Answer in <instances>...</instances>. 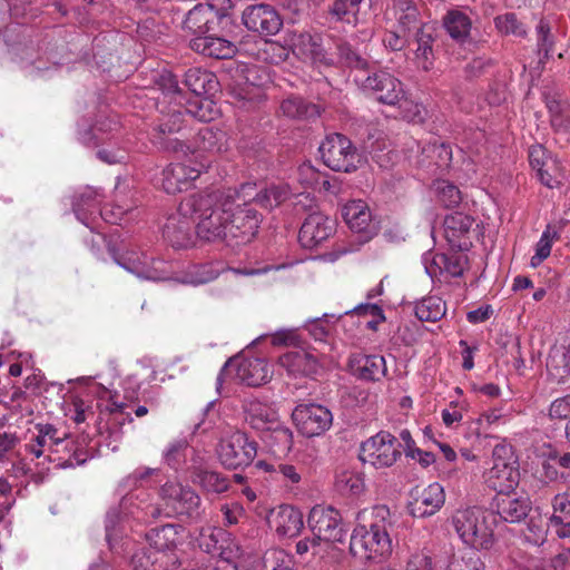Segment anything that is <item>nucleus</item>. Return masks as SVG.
<instances>
[{
	"label": "nucleus",
	"instance_id": "obj_1",
	"mask_svg": "<svg viewBox=\"0 0 570 570\" xmlns=\"http://www.w3.org/2000/svg\"><path fill=\"white\" fill-rule=\"evenodd\" d=\"M235 205L229 189L215 190L188 196L181 202V213L190 215L195 234L200 239L228 242V213L236 208Z\"/></svg>",
	"mask_w": 570,
	"mask_h": 570
},
{
	"label": "nucleus",
	"instance_id": "obj_2",
	"mask_svg": "<svg viewBox=\"0 0 570 570\" xmlns=\"http://www.w3.org/2000/svg\"><path fill=\"white\" fill-rule=\"evenodd\" d=\"M372 519L358 523L350 539L351 553L361 560L382 562L392 554L390 510L386 505L374 507Z\"/></svg>",
	"mask_w": 570,
	"mask_h": 570
},
{
	"label": "nucleus",
	"instance_id": "obj_3",
	"mask_svg": "<svg viewBox=\"0 0 570 570\" xmlns=\"http://www.w3.org/2000/svg\"><path fill=\"white\" fill-rule=\"evenodd\" d=\"M495 523L494 512L478 507L459 509L451 517V524L462 542L478 550L493 546Z\"/></svg>",
	"mask_w": 570,
	"mask_h": 570
},
{
	"label": "nucleus",
	"instance_id": "obj_4",
	"mask_svg": "<svg viewBox=\"0 0 570 570\" xmlns=\"http://www.w3.org/2000/svg\"><path fill=\"white\" fill-rule=\"evenodd\" d=\"M159 503H146L138 507L145 521L163 517L170 518L176 514L188 517L199 514L200 498L189 487L167 482L159 490Z\"/></svg>",
	"mask_w": 570,
	"mask_h": 570
},
{
	"label": "nucleus",
	"instance_id": "obj_5",
	"mask_svg": "<svg viewBox=\"0 0 570 570\" xmlns=\"http://www.w3.org/2000/svg\"><path fill=\"white\" fill-rule=\"evenodd\" d=\"M236 208L228 213V242L235 245L246 244L257 235L263 215L257 212L253 202L242 198L239 191L229 189Z\"/></svg>",
	"mask_w": 570,
	"mask_h": 570
},
{
	"label": "nucleus",
	"instance_id": "obj_6",
	"mask_svg": "<svg viewBox=\"0 0 570 570\" xmlns=\"http://www.w3.org/2000/svg\"><path fill=\"white\" fill-rule=\"evenodd\" d=\"M318 151L325 166L334 171L353 173L362 157L350 138L342 134H331L320 145Z\"/></svg>",
	"mask_w": 570,
	"mask_h": 570
},
{
	"label": "nucleus",
	"instance_id": "obj_7",
	"mask_svg": "<svg viewBox=\"0 0 570 570\" xmlns=\"http://www.w3.org/2000/svg\"><path fill=\"white\" fill-rule=\"evenodd\" d=\"M358 456L375 469L390 468L401 456V444L390 432L380 431L361 444Z\"/></svg>",
	"mask_w": 570,
	"mask_h": 570
},
{
	"label": "nucleus",
	"instance_id": "obj_8",
	"mask_svg": "<svg viewBox=\"0 0 570 570\" xmlns=\"http://www.w3.org/2000/svg\"><path fill=\"white\" fill-rule=\"evenodd\" d=\"M220 463L227 469L248 466L257 454V444L243 432L223 439L217 449Z\"/></svg>",
	"mask_w": 570,
	"mask_h": 570
},
{
	"label": "nucleus",
	"instance_id": "obj_9",
	"mask_svg": "<svg viewBox=\"0 0 570 570\" xmlns=\"http://www.w3.org/2000/svg\"><path fill=\"white\" fill-rule=\"evenodd\" d=\"M38 434L43 436V440L48 444V450L51 453H60L61 451L67 452V455H61L51 461H58L57 465L61 468H75L87 462L89 455L83 449H79L75 442L66 436L58 434L57 428L52 424H38Z\"/></svg>",
	"mask_w": 570,
	"mask_h": 570
},
{
	"label": "nucleus",
	"instance_id": "obj_10",
	"mask_svg": "<svg viewBox=\"0 0 570 570\" xmlns=\"http://www.w3.org/2000/svg\"><path fill=\"white\" fill-rule=\"evenodd\" d=\"M307 521L313 535L320 541L342 542L346 535L341 513L333 507L315 505Z\"/></svg>",
	"mask_w": 570,
	"mask_h": 570
},
{
	"label": "nucleus",
	"instance_id": "obj_11",
	"mask_svg": "<svg viewBox=\"0 0 570 570\" xmlns=\"http://www.w3.org/2000/svg\"><path fill=\"white\" fill-rule=\"evenodd\" d=\"M112 256L119 266L138 278L154 282L167 279L165 262L148 257L146 253L131 249L120 255L114 253Z\"/></svg>",
	"mask_w": 570,
	"mask_h": 570
},
{
	"label": "nucleus",
	"instance_id": "obj_12",
	"mask_svg": "<svg viewBox=\"0 0 570 570\" xmlns=\"http://www.w3.org/2000/svg\"><path fill=\"white\" fill-rule=\"evenodd\" d=\"M292 417L297 430L307 438L323 434L333 422V415L327 407L313 403L297 405Z\"/></svg>",
	"mask_w": 570,
	"mask_h": 570
},
{
	"label": "nucleus",
	"instance_id": "obj_13",
	"mask_svg": "<svg viewBox=\"0 0 570 570\" xmlns=\"http://www.w3.org/2000/svg\"><path fill=\"white\" fill-rule=\"evenodd\" d=\"M364 90L372 92L376 100L389 106H400L406 102L403 83L386 71L368 75L363 81Z\"/></svg>",
	"mask_w": 570,
	"mask_h": 570
},
{
	"label": "nucleus",
	"instance_id": "obj_14",
	"mask_svg": "<svg viewBox=\"0 0 570 570\" xmlns=\"http://www.w3.org/2000/svg\"><path fill=\"white\" fill-rule=\"evenodd\" d=\"M242 21L247 30L262 37L274 36L283 27V19L277 10L265 3L248 6L243 11Z\"/></svg>",
	"mask_w": 570,
	"mask_h": 570
},
{
	"label": "nucleus",
	"instance_id": "obj_15",
	"mask_svg": "<svg viewBox=\"0 0 570 570\" xmlns=\"http://www.w3.org/2000/svg\"><path fill=\"white\" fill-rule=\"evenodd\" d=\"M225 14L209 3H199L188 11L184 29L195 37L206 36L219 29Z\"/></svg>",
	"mask_w": 570,
	"mask_h": 570
},
{
	"label": "nucleus",
	"instance_id": "obj_16",
	"mask_svg": "<svg viewBox=\"0 0 570 570\" xmlns=\"http://www.w3.org/2000/svg\"><path fill=\"white\" fill-rule=\"evenodd\" d=\"M335 232V223L322 213L309 214L303 222L298 240L305 248H314Z\"/></svg>",
	"mask_w": 570,
	"mask_h": 570
},
{
	"label": "nucleus",
	"instance_id": "obj_17",
	"mask_svg": "<svg viewBox=\"0 0 570 570\" xmlns=\"http://www.w3.org/2000/svg\"><path fill=\"white\" fill-rule=\"evenodd\" d=\"M444 501L445 494L443 487L434 482L423 489L416 488L414 490L410 510L415 518L431 517L443 507Z\"/></svg>",
	"mask_w": 570,
	"mask_h": 570
},
{
	"label": "nucleus",
	"instance_id": "obj_18",
	"mask_svg": "<svg viewBox=\"0 0 570 570\" xmlns=\"http://www.w3.org/2000/svg\"><path fill=\"white\" fill-rule=\"evenodd\" d=\"M491 512L499 515L504 522L517 523L522 521L531 510V501L527 495L514 497L511 492L495 495L491 503Z\"/></svg>",
	"mask_w": 570,
	"mask_h": 570
},
{
	"label": "nucleus",
	"instance_id": "obj_19",
	"mask_svg": "<svg viewBox=\"0 0 570 570\" xmlns=\"http://www.w3.org/2000/svg\"><path fill=\"white\" fill-rule=\"evenodd\" d=\"M205 168L204 165L194 167L186 163L170 164L163 170L161 186L167 194L183 191Z\"/></svg>",
	"mask_w": 570,
	"mask_h": 570
},
{
	"label": "nucleus",
	"instance_id": "obj_20",
	"mask_svg": "<svg viewBox=\"0 0 570 570\" xmlns=\"http://www.w3.org/2000/svg\"><path fill=\"white\" fill-rule=\"evenodd\" d=\"M267 523L279 537H295L304 527L303 514L292 505L282 504L269 511Z\"/></svg>",
	"mask_w": 570,
	"mask_h": 570
},
{
	"label": "nucleus",
	"instance_id": "obj_21",
	"mask_svg": "<svg viewBox=\"0 0 570 570\" xmlns=\"http://www.w3.org/2000/svg\"><path fill=\"white\" fill-rule=\"evenodd\" d=\"M346 225L354 233L361 234L368 240L376 232L368 206L361 199L348 202L342 209Z\"/></svg>",
	"mask_w": 570,
	"mask_h": 570
},
{
	"label": "nucleus",
	"instance_id": "obj_22",
	"mask_svg": "<svg viewBox=\"0 0 570 570\" xmlns=\"http://www.w3.org/2000/svg\"><path fill=\"white\" fill-rule=\"evenodd\" d=\"M348 368L353 376L366 382H379L387 373L385 358L376 354L357 353L351 355Z\"/></svg>",
	"mask_w": 570,
	"mask_h": 570
},
{
	"label": "nucleus",
	"instance_id": "obj_23",
	"mask_svg": "<svg viewBox=\"0 0 570 570\" xmlns=\"http://www.w3.org/2000/svg\"><path fill=\"white\" fill-rule=\"evenodd\" d=\"M160 112L161 116L159 117L156 127L158 134V142L165 148L177 150L181 144L177 138L170 139L169 136L180 132V130L184 128L185 120L183 116L186 114L183 109V104H174V107L167 112L164 110Z\"/></svg>",
	"mask_w": 570,
	"mask_h": 570
},
{
	"label": "nucleus",
	"instance_id": "obj_24",
	"mask_svg": "<svg viewBox=\"0 0 570 570\" xmlns=\"http://www.w3.org/2000/svg\"><path fill=\"white\" fill-rule=\"evenodd\" d=\"M195 223L190 215H183L181 205L178 213L168 218L164 227V237L173 247L184 248L194 244Z\"/></svg>",
	"mask_w": 570,
	"mask_h": 570
},
{
	"label": "nucleus",
	"instance_id": "obj_25",
	"mask_svg": "<svg viewBox=\"0 0 570 570\" xmlns=\"http://www.w3.org/2000/svg\"><path fill=\"white\" fill-rule=\"evenodd\" d=\"M189 47L195 52L214 59H230L237 52L234 42L213 35L194 37L189 41Z\"/></svg>",
	"mask_w": 570,
	"mask_h": 570
},
{
	"label": "nucleus",
	"instance_id": "obj_26",
	"mask_svg": "<svg viewBox=\"0 0 570 570\" xmlns=\"http://www.w3.org/2000/svg\"><path fill=\"white\" fill-rule=\"evenodd\" d=\"M291 46L293 48V52L303 59L325 65L333 63V59L328 57L323 46V39L318 35H311L307 32L293 35Z\"/></svg>",
	"mask_w": 570,
	"mask_h": 570
},
{
	"label": "nucleus",
	"instance_id": "obj_27",
	"mask_svg": "<svg viewBox=\"0 0 570 570\" xmlns=\"http://www.w3.org/2000/svg\"><path fill=\"white\" fill-rule=\"evenodd\" d=\"M484 478L487 485L500 495L514 490L519 483L520 473L514 463H493Z\"/></svg>",
	"mask_w": 570,
	"mask_h": 570
},
{
	"label": "nucleus",
	"instance_id": "obj_28",
	"mask_svg": "<svg viewBox=\"0 0 570 570\" xmlns=\"http://www.w3.org/2000/svg\"><path fill=\"white\" fill-rule=\"evenodd\" d=\"M243 407L245 421L255 430L264 432L278 422L277 411L258 400H246Z\"/></svg>",
	"mask_w": 570,
	"mask_h": 570
},
{
	"label": "nucleus",
	"instance_id": "obj_29",
	"mask_svg": "<svg viewBox=\"0 0 570 570\" xmlns=\"http://www.w3.org/2000/svg\"><path fill=\"white\" fill-rule=\"evenodd\" d=\"M416 48L414 56L417 65L425 71L433 68L435 53L433 45L435 42V29L431 24H422L414 33Z\"/></svg>",
	"mask_w": 570,
	"mask_h": 570
},
{
	"label": "nucleus",
	"instance_id": "obj_30",
	"mask_svg": "<svg viewBox=\"0 0 570 570\" xmlns=\"http://www.w3.org/2000/svg\"><path fill=\"white\" fill-rule=\"evenodd\" d=\"M267 362L259 357L242 360L236 368V377L248 386H259L269 380Z\"/></svg>",
	"mask_w": 570,
	"mask_h": 570
},
{
	"label": "nucleus",
	"instance_id": "obj_31",
	"mask_svg": "<svg viewBox=\"0 0 570 570\" xmlns=\"http://www.w3.org/2000/svg\"><path fill=\"white\" fill-rule=\"evenodd\" d=\"M278 363L292 375H313L317 372V358L303 350L287 352L279 356Z\"/></svg>",
	"mask_w": 570,
	"mask_h": 570
},
{
	"label": "nucleus",
	"instance_id": "obj_32",
	"mask_svg": "<svg viewBox=\"0 0 570 570\" xmlns=\"http://www.w3.org/2000/svg\"><path fill=\"white\" fill-rule=\"evenodd\" d=\"M442 26L452 40L464 43L470 38L472 20L464 11L454 8L443 16Z\"/></svg>",
	"mask_w": 570,
	"mask_h": 570
},
{
	"label": "nucleus",
	"instance_id": "obj_33",
	"mask_svg": "<svg viewBox=\"0 0 570 570\" xmlns=\"http://www.w3.org/2000/svg\"><path fill=\"white\" fill-rule=\"evenodd\" d=\"M191 479L207 493L220 494L229 488V480L226 475L203 465L193 466Z\"/></svg>",
	"mask_w": 570,
	"mask_h": 570
},
{
	"label": "nucleus",
	"instance_id": "obj_34",
	"mask_svg": "<svg viewBox=\"0 0 570 570\" xmlns=\"http://www.w3.org/2000/svg\"><path fill=\"white\" fill-rule=\"evenodd\" d=\"M184 529L177 524H165L160 528L151 529L147 534L149 544L160 553H166L177 547L180 541Z\"/></svg>",
	"mask_w": 570,
	"mask_h": 570
},
{
	"label": "nucleus",
	"instance_id": "obj_35",
	"mask_svg": "<svg viewBox=\"0 0 570 570\" xmlns=\"http://www.w3.org/2000/svg\"><path fill=\"white\" fill-rule=\"evenodd\" d=\"M474 224V219L465 215L463 213H453L445 217L444 227L448 239L460 248H465L468 246V242L461 240L465 235H468Z\"/></svg>",
	"mask_w": 570,
	"mask_h": 570
},
{
	"label": "nucleus",
	"instance_id": "obj_36",
	"mask_svg": "<svg viewBox=\"0 0 570 570\" xmlns=\"http://www.w3.org/2000/svg\"><path fill=\"white\" fill-rule=\"evenodd\" d=\"M393 14L404 32L416 31L422 24H429L421 20L419 9L412 0H393Z\"/></svg>",
	"mask_w": 570,
	"mask_h": 570
},
{
	"label": "nucleus",
	"instance_id": "obj_37",
	"mask_svg": "<svg viewBox=\"0 0 570 570\" xmlns=\"http://www.w3.org/2000/svg\"><path fill=\"white\" fill-rule=\"evenodd\" d=\"M183 109L186 115L202 121L208 122L218 116V109L213 100L203 95L191 96L183 100Z\"/></svg>",
	"mask_w": 570,
	"mask_h": 570
},
{
	"label": "nucleus",
	"instance_id": "obj_38",
	"mask_svg": "<svg viewBox=\"0 0 570 570\" xmlns=\"http://www.w3.org/2000/svg\"><path fill=\"white\" fill-rule=\"evenodd\" d=\"M465 259L463 256L458 254H435L432 259L430 267H426V272L431 276L440 274H448L451 277L462 276L465 268Z\"/></svg>",
	"mask_w": 570,
	"mask_h": 570
},
{
	"label": "nucleus",
	"instance_id": "obj_39",
	"mask_svg": "<svg viewBox=\"0 0 570 570\" xmlns=\"http://www.w3.org/2000/svg\"><path fill=\"white\" fill-rule=\"evenodd\" d=\"M281 111L291 119H312L320 116V107L315 104L307 102L302 97L291 96L281 104Z\"/></svg>",
	"mask_w": 570,
	"mask_h": 570
},
{
	"label": "nucleus",
	"instance_id": "obj_40",
	"mask_svg": "<svg viewBox=\"0 0 570 570\" xmlns=\"http://www.w3.org/2000/svg\"><path fill=\"white\" fill-rule=\"evenodd\" d=\"M165 558L171 559V556L160 553L149 544V547H140L134 552L131 564L136 570H168V567L164 566Z\"/></svg>",
	"mask_w": 570,
	"mask_h": 570
},
{
	"label": "nucleus",
	"instance_id": "obj_41",
	"mask_svg": "<svg viewBox=\"0 0 570 570\" xmlns=\"http://www.w3.org/2000/svg\"><path fill=\"white\" fill-rule=\"evenodd\" d=\"M549 373L559 381L570 376V347L563 344L550 348L547 358Z\"/></svg>",
	"mask_w": 570,
	"mask_h": 570
},
{
	"label": "nucleus",
	"instance_id": "obj_42",
	"mask_svg": "<svg viewBox=\"0 0 570 570\" xmlns=\"http://www.w3.org/2000/svg\"><path fill=\"white\" fill-rule=\"evenodd\" d=\"M197 146L203 151L220 154L228 149L227 132L215 127H204L198 131Z\"/></svg>",
	"mask_w": 570,
	"mask_h": 570
},
{
	"label": "nucleus",
	"instance_id": "obj_43",
	"mask_svg": "<svg viewBox=\"0 0 570 570\" xmlns=\"http://www.w3.org/2000/svg\"><path fill=\"white\" fill-rule=\"evenodd\" d=\"M264 432H266L264 440L275 454L286 455L292 450L293 432L279 421Z\"/></svg>",
	"mask_w": 570,
	"mask_h": 570
},
{
	"label": "nucleus",
	"instance_id": "obj_44",
	"mask_svg": "<svg viewBox=\"0 0 570 570\" xmlns=\"http://www.w3.org/2000/svg\"><path fill=\"white\" fill-rule=\"evenodd\" d=\"M546 106L549 110L551 125L562 129L570 126V104L562 99L559 94L546 95Z\"/></svg>",
	"mask_w": 570,
	"mask_h": 570
},
{
	"label": "nucleus",
	"instance_id": "obj_45",
	"mask_svg": "<svg viewBox=\"0 0 570 570\" xmlns=\"http://www.w3.org/2000/svg\"><path fill=\"white\" fill-rule=\"evenodd\" d=\"M185 86L193 96L205 95L215 87V76L212 72L199 68H190L185 73Z\"/></svg>",
	"mask_w": 570,
	"mask_h": 570
},
{
	"label": "nucleus",
	"instance_id": "obj_46",
	"mask_svg": "<svg viewBox=\"0 0 570 570\" xmlns=\"http://www.w3.org/2000/svg\"><path fill=\"white\" fill-rule=\"evenodd\" d=\"M414 312L421 322H436L445 315L446 306L440 297L429 296L415 304Z\"/></svg>",
	"mask_w": 570,
	"mask_h": 570
},
{
	"label": "nucleus",
	"instance_id": "obj_47",
	"mask_svg": "<svg viewBox=\"0 0 570 570\" xmlns=\"http://www.w3.org/2000/svg\"><path fill=\"white\" fill-rule=\"evenodd\" d=\"M155 86L163 95L170 98V102L181 105L185 95L178 86V80L175 75L168 70L158 72L154 78Z\"/></svg>",
	"mask_w": 570,
	"mask_h": 570
},
{
	"label": "nucleus",
	"instance_id": "obj_48",
	"mask_svg": "<svg viewBox=\"0 0 570 570\" xmlns=\"http://www.w3.org/2000/svg\"><path fill=\"white\" fill-rule=\"evenodd\" d=\"M289 188L286 185H272L259 193L250 200L266 209H273L289 197Z\"/></svg>",
	"mask_w": 570,
	"mask_h": 570
},
{
	"label": "nucleus",
	"instance_id": "obj_49",
	"mask_svg": "<svg viewBox=\"0 0 570 570\" xmlns=\"http://www.w3.org/2000/svg\"><path fill=\"white\" fill-rule=\"evenodd\" d=\"M535 30L539 65L543 66L553 50L554 36L551 33V28L544 19L539 21Z\"/></svg>",
	"mask_w": 570,
	"mask_h": 570
},
{
	"label": "nucleus",
	"instance_id": "obj_50",
	"mask_svg": "<svg viewBox=\"0 0 570 570\" xmlns=\"http://www.w3.org/2000/svg\"><path fill=\"white\" fill-rule=\"evenodd\" d=\"M365 0H335L330 9V13L337 20L347 23H357L360 6Z\"/></svg>",
	"mask_w": 570,
	"mask_h": 570
},
{
	"label": "nucleus",
	"instance_id": "obj_51",
	"mask_svg": "<svg viewBox=\"0 0 570 570\" xmlns=\"http://www.w3.org/2000/svg\"><path fill=\"white\" fill-rule=\"evenodd\" d=\"M335 487L344 495H357L364 490V481L356 472L343 471L337 474Z\"/></svg>",
	"mask_w": 570,
	"mask_h": 570
},
{
	"label": "nucleus",
	"instance_id": "obj_52",
	"mask_svg": "<svg viewBox=\"0 0 570 570\" xmlns=\"http://www.w3.org/2000/svg\"><path fill=\"white\" fill-rule=\"evenodd\" d=\"M553 513L551 522L554 524L570 525V488L553 497L551 501Z\"/></svg>",
	"mask_w": 570,
	"mask_h": 570
},
{
	"label": "nucleus",
	"instance_id": "obj_53",
	"mask_svg": "<svg viewBox=\"0 0 570 570\" xmlns=\"http://www.w3.org/2000/svg\"><path fill=\"white\" fill-rule=\"evenodd\" d=\"M224 535L226 532L220 528L203 529L198 538V546L209 554H220L222 547L218 543Z\"/></svg>",
	"mask_w": 570,
	"mask_h": 570
},
{
	"label": "nucleus",
	"instance_id": "obj_54",
	"mask_svg": "<svg viewBox=\"0 0 570 570\" xmlns=\"http://www.w3.org/2000/svg\"><path fill=\"white\" fill-rule=\"evenodd\" d=\"M159 470L153 468H138L132 471L126 479L125 485L129 489L151 485L156 483L158 480Z\"/></svg>",
	"mask_w": 570,
	"mask_h": 570
},
{
	"label": "nucleus",
	"instance_id": "obj_55",
	"mask_svg": "<svg viewBox=\"0 0 570 570\" xmlns=\"http://www.w3.org/2000/svg\"><path fill=\"white\" fill-rule=\"evenodd\" d=\"M494 24L502 35H513L517 37H524L527 35L525 28L514 13L498 16L494 19Z\"/></svg>",
	"mask_w": 570,
	"mask_h": 570
},
{
	"label": "nucleus",
	"instance_id": "obj_56",
	"mask_svg": "<svg viewBox=\"0 0 570 570\" xmlns=\"http://www.w3.org/2000/svg\"><path fill=\"white\" fill-rule=\"evenodd\" d=\"M332 320H336L334 314H324L322 317L307 321L304 327L316 341H324L330 334Z\"/></svg>",
	"mask_w": 570,
	"mask_h": 570
},
{
	"label": "nucleus",
	"instance_id": "obj_57",
	"mask_svg": "<svg viewBox=\"0 0 570 570\" xmlns=\"http://www.w3.org/2000/svg\"><path fill=\"white\" fill-rule=\"evenodd\" d=\"M436 190L439 200L446 208L456 207L462 200L461 191L459 188L446 180L439 181L436 185Z\"/></svg>",
	"mask_w": 570,
	"mask_h": 570
},
{
	"label": "nucleus",
	"instance_id": "obj_58",
	"mask_svg": "<svg viewBox=\"0 0 570 570\" xmlns=\"http://www.w3.org/2000/svg\"><path fill=\"white\" fill-rule=\"evenodd\" d=\"M188 443L186 440H176L171 442L164 452V461L171 468L177 469L186 458Z\"/></svg>",
	"mask_w": 570,
	"mask_h": 570
},
{
	"label": "nucleus",
	"instance_id": "obj_59",
	"mask_svg": "<svg viewBox=\"0 0 570 570\" xmlns=\"http://www.w3.org/2000/svg\"><path fill=\"white\" fill-rule=\"evenodd\" d=\"M98 193L90 188L86 187L79 193L75 194L72 207L76 215L79 217L80 212L88 208V209H96L98 206Z\"/></svg>",
	"mask_w": 570,
	"mask_h": 570
},
{
	"label": "nucleus",
	"instance_id": "obj_60",
	"mask_svg": "<svg viewBox=\"0 0 570 570\" xmlns=\"http://www.w3.org/2000/svg\"><path fill=\"white\" fill-rule=\"evenodd\" d=\"M336 49L340 56V59L343 63L353 68H365L366 60L362 58L355 50H353L352 46L347 42L340 41L336 45Z\"/></svg>",
	"mask_w": 570,
	"mask_h": 570
},
{
	"label": "nucleus",
	"instance_id": "obj_61",
	"mask_svg": "<svg viewBox=\"0 0 570 570\" xmlns=\"http://www.w3.org/2000/svg\"><path fill=\"white\" fill-rule=\"evenodd\" d=\"M218 276V272L215 271L210 265H195L188 272V283L194 285L205 284L216 279Z\"/></svg>",
	"mask_w": 570,
	"mask_h": 570
},
{
	"label": "nucleus",
	"instance_id": "obj_62",
	"mask_svg": "<svg viewBox=\"0 0 570 570\" xmlns=\"http://www.w3.org/2000/svg\"><path fill=\"white\" fill-rule=\"evenodd\" d=\"M535 175L540 183L550 189L561 186L559 169L554 160L542 167V169H538Z\"/></svg>",
	"mask_w": 570,
	"mask_h": 570
},
{
	"label": "nucleus",
	"instance_id": "obj_63",
	"mask_svg": "<svg viewBox=\"0 0 570 570\" xmlns=\"http://www.w3.org/2000/svg\"><path fill=\"white\" fill-rule=\"evenodd\" d=\"M552 247V237L550 230L547 229L542 233L539 242L535 245V254L531 257L530 264L532 267L539 266L546 258L549 257Z\"/></svg>",
	"mask_w": 570,
	"mask_h": 570
},
{
	"label": "nucleus",
	"instance_id": "obj_64",
	"mask_svg": "<svg viewBox=\"0 0 570 570\" xmlns=\"http://www.w3.org/2000/svg\"><path fill=\"white\" fill-rule=\"evenodd\" d=\"M548 416L550 420L570 419V394L556 399L549 406Z\"/></svg>",
	"mask_w": 570,
	"mask_h": 570
}]
</instances>
